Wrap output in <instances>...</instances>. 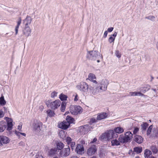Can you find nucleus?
Masks as SVG:
<instances>
[{
  "label": "nucleus",
  "mask_w": 158,
  "mask_h": 158,
  "mask_svg": "<svg viewBox=\"0 0 158 158\" xmlns=\"http://www.w3.org/2000/svg\"><path fill=\"white\" fill-rule=\"evenodd\" d=\"M6 123L3 121H1V124H2V127H1V132L3 131L6 129L7 124V130L9 131L12 130L13 128V123L12 119L8 117H6L4 118Z\"/></svg>",
  "instance_id": "f257e3e1"
},
{
  "label": "nucleus",
  "mask_w": 158,
  "mask_h": 158,
  "mask_svg": "<svg viewBox=\"0 0 158 158\" xmlns=\"http://www.w3.org/2000/svg\"><path fill=\"white\" fill-rule=\"evenodd\" d=\"M117 134L115 133L113 130H110L102 134L101 136V139L104 140H108L118 137Z\"/></svg>",
  "instance_id": "f03ea898"
},
{
  "label": "nucleus",
  "mask_w": 158,
  "mask_h": 158,
  "mask_svg": "<svg viewBox=\"0 0 158 158\" xmlns=\"http://www.w3.org/2000/svg\"><path fill=\"white\" fill-rule=\"evenodd\" d=\"M82 110V108L79 106L71 105L70 107V112L73 115H76L81 114Z\"/></svg>",
  "instance_id": "7ed1b4c3"
},
{
  "label": "nucleus",
  "mask_w": 158,
  "mask_h": 158,
  "mask_svg": "<svg viewBox=\"0 0 158 158\" xmlns=\"http://www.w3.org/2000/svg\"><path fill=\"white\" fill-rule=\"evenodd\" d=\"M76 87L78 90L84 92H87L89 89L88 84L84 82H81Z\"/></svg>",
  "instance_id": "20e7f679"
},
{
  "label": "nucleus",
  "mask_w": 158,
  "mask_h": 158,
  "mask_svg": "<svg viewBox=\"0 0 158 158\" xmlns=\"http://www.w3.org/2000/svg\"><path fill=\"white\" fill-rule=\"evenodd\" d=\"M108 84L109 82L108 80L106 79H103L100 81L98 83L100 89L103 91H105L107 90Z\"/></svg>",
  "instance_id": "39448f33"
},
{
  "label": "nucleus",
  "mask_w": 158,
  "mask_h": 158,
  "mask_svg": "<svg viewBox=\"0 0 158 158\" xmlns=\"http://www.w3.org/2000/svg\"><path fill=\"white\" fill-rule=\"evenodd\" d=\"M99 57V56L98 53V51H88L87 54V58L89 59L95 60H96Z\"/></svg>",
  "instance_id": "423d86ee"
},
{
  "label": "nucleus",
  "mask_w": 158,
  "mask_h": 158,
  "mask_svg": "<svg viewBox=\"0 0 158 158\" xmlns=\"http://www.w3.org/2000/svg\"><path fill=\"white\" fill-rule=\"evenodd\" d=\"M70 153V149L69 146L68 147L61 150L59 153V155L61 157H66L68 156Z\"/></svg>",
  "instance_id": "0eeeda50"
},
{
  "label": "nucleus",
  "mask_w": 158,
  "mask_h": 158,
  "mask_svg": "<svg viewBox=\"0 0 158 158\" xmlns=\"http://www.w3.org/2000/svg\"><path fill=\"white\" fill-rule=\"evenodd\" d=\"M61 104V101L59 100H56L50 103V107L51 109L55 110L58 108Z\"/></svg>",
  "instance_id": "6e6552de"
},
{
  "label": "nucleus",
  "mask_w": 158,
  "mask_h": 158,
  "mask_svg": "<svg viewBox=\"0 0 158 158\" xmlns=\"http://www.w3.org/2000/svg\"><path fill=\"white\" fill-rule=\"evenodd\" d=\"M42 123L40 122L35 123L33 125V130L37 132H40L42 128Z\"/></svg>",
  "instance_id": "1a4fd4ad"
},
{
  "label": "nucleus",
  "mask_w": 158,
  "mask_h": 158,
  "mask_svg": "<svg viewBox=\"0 0 158 158\" xmlns=\"http://www.w3.org/2000/svg\"><path fill=\"white\" fill-rule=\"evenodd\" d=\"M97 151V148L95 145H93L88 149L87 154L89 156H91L95 153Z\"/></svg>",
  "instance_id": "9d476101"
},
{
  "label": "nucleus",
  "mask_w": 158,
  "mask_h": 158,
  "mask_svg": "<svg viewBox=\"0 0 158 158\" xmlns=\"http://www.w3.org/2000/svg\"><path fill=\"white\" fill-rule=\"evenodd\" d=\"M84 149L83 145L77 144L75 149V151L78 154L81 155L84 153Z\"/></svg>",
  "instance_id": "9b49d317"
},
{
  "label": "nucleus",
  "mask_w": 158,
  "mask_h": 158,
  "mask_svg": "<svg viewBox=\"0 0 158 158\" xmlns=\"http://www.w3.org/2000/svg\"><path fill=\"white\" fill-rule=\"evenodd\" d=\"M70 126L69 123L66 121H63L58 125V127L63 129H66Z\"/></svg>",
  "instance_id": "f8f14e48"
},
{
  "label": "nucleus",
  "mask_w": 158,
  "mask_h": 158,
  "mask_svg": "<svg viewBox=\"0 0 158 158\" xmlns=\"http://www.w3.org/2000/svg\"><path fill=\"white\" fill-rule=\"evenodd\" d=\"M31 32V30L30 28L28 26L25 27V28L23 30V35L26 37H27L30 36Z\"/></svg>",
  "instance_id": "ddd939ff"
},
{
  "label": "nucleus",
  "mask_w": 158,
  "mask_h": 158,
  "mask_svg": "<svg viewBox=\"0 0 158 158\" xmlns=\"http://www.w3.org/2000/svg\"><path fill=\"white\" fill-rule=\"evenodd\" d=\"M89 89L92 94L93 95H95L98 94L100 92V88L97 86L95 88L92 86H90Z\"/></svg>",
  "instance_id": "4468645a"
},
{
  "label": "nucleus",
  "mask_w": 158,
  "mask_h": 158,
  "mask_svg": "<svg viewBox=\"0 0 158 158\" xmlns=\"http://www.w3.org/2000/svg\"><path fill=\"white\" fill-rule=\"evenodd\" d=\"M96 77L93 73H90L88 75V78L86 79L94 83L97 84L98 82L96 81Z\"/></svg>",
  "instance_id": "2eb2a0df"
},
{
  "label": "nucleus",
  "mask_w": 158,
  "mask_h": 158,
  "mask_svg": "<svg viewBox=\"0 0 158 158\" xmlns=\"http://www.w3.org/2000/svg\"><path fill=\"white\" fill-rule=\"evenodd\" d=\"M90 126H89V125H86L82 127H81L80 130L81 131H82L84 133H86L90 130Z\"/></svg>",
  "instance_id": "dca6fc26"
},
{
  "label": "nucleus",
  "mask_w": 158,
  "mask_h": 158,
  "mask_svg": "<svg viewBox=\"0 0 158 158\" xmlns=\"http://www.w3.org/2000/svg\"><path fill=\"white\" fill-rule=\"evenodd\" d=\"M134 140L138 143H141L143 142V139L141 136L136 135L134 137Z\"/></svg>",
  "instance_id": "f3484780"
},
{
  "label": "nucleus",
  "mask_w": 158,
  "mask_h": 158,
  "mask_svg": "<svg viewBox=\"0 0 158 158\" xmlns=\"http://www.w3.org/2000/svg\"><path fill=\"white\" fill-rule=\"evenodd\" d=\"M32 21L31 18L29 16H27L25 19L23 20V23L25 24V27L27 26L28 25L30 24Z\"/></svg>",
  "instance_id": "a211bd4d"
},
{
  "label": "nucleus",
  "mask_w": 158,
  "mask_h": 158,
  "mask_svg": "<svg viewBox=\"0 0 158 158\" xmlns=\"http://www.w3.org/2000/svg\"><path fill=\"white\" fill-rule=\"evenodd\" d=\"M133 135L130 131H128L126 133L125 137L126 139L127 142H128L131 139H132Z\"/></svg>",
  "instance_id": "6ab92c4d"
},
{
  "label": "nucleus",
  "mask_w": 158,
  "mask_h": 158,
  "mask_svg": "<svg viewBox=\"0 0 158 158\" xmlns=\"http://www.w3.org/2000/svg\"><path fill=\"white\" fill-rule=\"evenodd\" d=\"M9 139L6 136H2L1 138V144H7L9 143Z\"/></svg>",
  "instance_id": "aec40b11"
},
{
  "label": "nucleus",
  "mask_w": 158,
  "mask_h": 158,
  "mask_svg": "<svg viewBox=\"0 0 158 158\" xmlns=\"http://www.w3.org/2000/svg\"><path fill=\"white\" fill-rule=\"evenodd\" d=\"M1 106V118L4 116L5 114L7 112L8 109L7 107Z\"/></svg>",
  "instance_id": "412c9836"
},
{
  "label": "nucleus",
  "mask_w": 158,
  "mask_h": 158,
  "mask_svg": "<svg viewBox=\"0 0 158 158\" xmlns=\"http://www.w3.org/2000/svg\"><path fill=\"white\" fill-rule=\"evenodd\" d=\"M113 130L115 133L118 134L122 133L124 131L123 129L120 127H115Z\"/></svg>",
  "instance_id": "4be33fe9"
},
{
  "label": "nucleus",
  "mask_w": 158,
  "mask_h": 158,
  "mask_svg": "<svg viewBox=\"0 0 158 158\" xmlns=\"http://www.w3.org/2000/svg\"><path fill=\"white\" fill-rule=\"evenodd\" d=\"M107 116V114L106 113H102L99 114L97 116V119L101 120L106 118Z\"/></svg>",
  "instance_id": "5701e85b"
},
{
  "label": "nucleus",
  "mask_w": 158,
  "mask_h": 158,
  "mask_svg": "<svg viewBox=\"0 0 158 158\" xmlns=\"http://www.w3.org/2000/svg\"><path fill=\"white\" fill-rule=\"evenodd\" d=\"M152 152L149 150L146 149L144 152V156L145 158H150V155H152Z\"/></svg>",
  "instance_id": "b1692460"
},
{
  "label": "nucleus",
  "mask_w": 158,
  "mask_h": 158,
  "mask_svg": "<svg viewBox=\"0 0 158 158\" xmlns=\"http://www.w3.org/2000/svg\"><path fill=\"white\" fill-rule=\"evenodd\" d=\"M150 149L154 154H156L158 152V149L156 146L154 144L152 145L150 147Z\"/></svg>",
  "instance_id": "393cba45"
},
{
  "label": "nucleus",
  "mask_w": 158,
  "mask_h": 158,
  "mask_svg": "<svg viewBox=\"0 0 158 158\" xmlns=\"http://www.w3.org/2000/svg\"><path fill=\"white\" fill-rule=\"evenodd\" d=\"M148 125V124L147 123H143L141 124V129L143 133L145 131Z\"/></svg>",
  "instance_id": "a878e982"
},
{
  "label": "nucleus",
  "mask_w": 158,
  "mask_h": 158,
  "mask_svg": "<svg viewBox=\"0 0 158 158\" xmlns=\"http://www.w3.org/2000/svg\"><path fill=\"white\" fill-rule=\"evenodd\" d=\"M118 140L120 142V143H124L127 142L125 136L123 135H121L119 137Z\"/></svg>",
  "instance_id": "bb28decb"
},
{
  "label": "nucleus",
  "mask_w": 158,
  "mask_h": 158,
  "mask_svg": "<svg viewBox=\"0 0 158 158\" xmlns=\"http://www.w3.org/2000/svg\"><path fill=\"white\" fill-rule=\"evenodd\" d=\"M21 23V18H19L18 21L17 22V24L15 27V35H17L18 33V29L19 27V26L20 25Z\"/></svg>",
  "instance_id": "cd10ccee"
},
{
  "label": "nucleus",
  "mask_w": 158,
  "mask_h": 158,
  "mask_svg": "<svg viewBox=\"0 0 158 158\" xmlns=\"http://www.w3.org/2000/svg\"><path fill=\"white\" fill-rule=\"evenodd\" d=\"M111 145L113 146H117L120 144V142L117 139H113L111 141Z\"/></svg>",
  "instance_id": "c85d7f7f"
},
{
  "label": "nucleus",
  "mask_w": 158,
  "mask_h": 158,
  "mask_svg": "<svg viewBox=\"0 0 158 158\" xmlns=\"http://www.w3.org/2000/svg\"><path fill=\"white\" fill-rule=\"evenodd\" d=\"M57 152V149L55 148H52L48 151V155L51 156L55 154Z\"/></svg>",
  "instance_id": "c756f323"
},
{
  "label": "nucleus",
  "mask_w": 158,
  "mask_h": 158,
  "mask_svg": "<svg viewBox=\"0 0 158 158\" xmlns=\"http://www.w3.org/2000/svg\"><path fill=\"white\" fill-rule=\"evenodd\" d=\"M57 149L58 150H61L64 147V144L61 142H59L56 143Z\"/></svg>",
  "instance_id": "7c9ffc66"
},
{
  "label": "nucleus",
  "mask_w": 158,
  "mask_h": 158,
  "mask_svg": "<svg viewBox=\"0 0 158 158\" xmlns=\"http://www.w3.org/2000/svg\"><path fill=\"white\" fill-rule=\"evenodd\" d=\"M66 121L68 122L70 125V123H72L74 121V119L73 118L69 116H67L66 118Z\"/></svg>",
  "instance_id": "2f4dec72"
},
{
  "label": "nucleus",
  "mask_w": 158,
  "mask_h": 158,
  "mask_svg": "<svg viewBox=\"0 0 158 158\" xmlns=\"http://www.w3.org/2000/svg\"><path fill=\"white\" fill-rule=\"evenodd\" d=\"M142 151V149L141 147H136L134 148V151L137 153H141Z\"/></svg>",
  "instance_id": "473e14b6"
},
{
  "label": "nucleus",
  "mask_w": 158,
  "mask_h": 158,
  "mask_svg": "<svg viewBox=\"0 0 158 158\" xmlns=\"http://www.w3.org/2000/svg\"><path fill=\"white\" fill-rule=\"evenodd\" d=\"M47 113L49 117H51L54 116L55 113L54 111H52L51 110H48L47 111Z\"/></svg>",
  "instance_id": "72a5a7b5"
},
{
  "label": "nucleus",
  "mask_w": 158,
  "mask_h": 158,
  "mask_svg": "<svg viewBox=\"0 0 158 158\" xmlns=\"http://www.w3.org/2000/svg\"><path fill=\"white\" fill-rule=\"evenodd\" d=\"M6 104V102L4 98V97L2 95L1 97V106H3Z\"/></svg>",
  "instance_id": "f704fd0d"
},
{
  "label": "nucleus",
  "mask_w": 158,
  "mask_h": 158,
  "mask_svg": "<svg viewBox=\"0 0 158 158\" xmlns=\"http://www.w3.org/2000/svg\"><path fill=\"white\" fill-rule=\"evenodd\" d=\"M61 104L60 110L62 112H64L65 109L66 103L64 102H63Z\"/></svg>",
  "instance_id": "c9c22d12"
},
{
  "label": "nucleus",
  "mask_w": 158,
  "mask_h": 158,
  "mask_svg": "<svg viewBox=\"0 0 158 158\" xmlns=\"http://www.w3.org/2000/svg\"><path fill=\"white\" fill-rule=\"evenodd\" d=\"M59 98L61 101L66 100L67 98V95L63 94H61L60 95Z\"/></svg>",
  "instance_id": "e433bc0d"
},
{
  "label": "nucleus",
  "mask_w": 158,
  "mask_h": 158,
  "mask_svg": "<svg viewBox=\"0 0 158 158\" xmlns=\"http://www.w3.org/2000/svg\"><path fill=\"white\" fill-rule=\"evenodd\" d=\"M153 128L152 125H150L148 128L147 130V135H148L150 134L151 133L152 130Z\"/></svg>",
  "instance_id": "4c0bfd02"
},
{
  "label": "nucleus",
  "mask_w": 158,
  "mask_h": 158,
  "mask_svg": "<svg viewBox=\"0 0 158 158\" xmlns=\"http://www.w3.org/2000/svg\"><path fill=\"white\" fill-rule=\"evenodd\" d=\"M15 134L18 136H20V135H21L24 136H26V134L24 133H21L18 131H17L16 130L15 131Z\"/></svg>",
  "instance_id": "58836bf2"
},
{
  "label": "nucleus",
  "mask_w": 158,
  "mask_h": 158,
  "mask_svg": "<svg viewBox=\"0 0 158 158\" xmlns=\"http://www.w3.org/2000/svg\"><path fill=\"white\" fill-rule=\"evenodd\" d=\"M58 93L55 91H54L51 93V97L52 98H55L57 96Z\"/></svg>",
  "instance_id": "ea45409f"
},
{
  "label": "nucleus",
  "mask_w": 158,
  "mask_h": 158,
  "mask_svg": "<svg viewBox=\"0 0 158 158\" xmlns=\"http://www.w3.org/2000/svg\"><path fill=\"white\" fill-rule=\"evenodd\" d=\"M145 18L146 19L151 20L152 21H154L155 19V17L154 16L152 15L146 17Z\"/></svg>",
  "instance_id": "a19ab883"
},
{
  "label": "nucleus",
  "mask_w": 158,
  "mask_h": 158,
  "mask_svg": "<svg viewBox=\"0 0 158 158\" xmlns=\"http://www.w3.org/2000/svg\"><path fill=\"white\" fill-rule=\"evenodd\" d=\"M65 140L68 145H69V143L71 142L72 141V139L70 137L68 136L66 138Z\"/></svg>",
  "instance_id": "79ce46f5"
},
{
  "label": "nucleus",
  "mask_w": 158,
  "mask_h": 158,
  "mask_svg": "<svg viewBox=\"0 0 158 158\" xmlns=\"http://www.w3.org/2000/svg\"><path fill=\"white\" fill-rule=\"evenodd\" d=\"M115 39V37L110 36V37L109 38L108 41L110 43H111L113 42H114Z\"/></svg>",
  "instance_id": "37998d69"
},
{
  "label": "nucleus",
  "mask_w": 158,
  "mask_h": 158,
  "mask_svg": "<svg viewBox=\"0 0 158 158\" xmlns=\"http://www.w3.org/2000/svg\"><path fill=\"white\" fill-rule=\"evenodd\" d=\"M115 54L116 56L118 58H119L121 57V54L118 50L116 51Z\"/></svg>",
  "instance_id": "c03bdc74"
},
{
  "label": "nucleus",
  "mask_w": 158,
  "mask_h": 158,
  "mask_svg": "<svg viewBox=\"0 0 158 158\" xmlns=\"http://www.w3.org/2000/svg\"><path fill=\"white\" fill-rule=\"evenodd\" d=\"M73 96L74 97V101L75 102H77L79 100V97L77 94H75V95H73Z\"/></svg>",
  "instance_id": "a18cd8bd"
},
{
  "label": "nucleus",
  "mask_w": 158,
  "mask_h": 158,
  "mask_svg": "<svg viewBox=\"0 0 158 158\" xmlns=\"http://www.w3.org/2000/svg\"><path fill=\"white\" fill-rule=\"evenodd\" d=\"M98 120L97 119H96L94 118H93L90 119V124H91L92 123H96Z\"/></svg>",
  "instance_id": "49530a36"
},
{
  "label": "nucleus",
  "mask_w": 158,
  "mask_h": 158,
  "mask_svg": "<svg viewBox=\"0 0 158 158\" xmlns=\"http://www.w3.org/2000/svg\"><path fill=\"white\" fill-rule=\"evenodd\" d=\"M139 130V128L138 127H135L133 131V133L134 134H137Z\"/></svg>",
  "instance_id": "de8ad7c7"
},
{
  "label": "nucleus",
  "mask_w": 158,
  "mask_h": 158,
  "mask_svg": "<svg viewBox=\"0 0 158 158\" xmlns=\"http://www.w3.org/2000/svg\"><path fill=\"white\" fill-rule=\"evenodd\" d=\"M69 145H70V147L71 148L72 150H73V147L75 146V143L74 142H71L69 143Z\"/></svg>",
  "instance_id": "09e8293b"
},
{
  "label": "nucleus",
  "mask_w": 158,
  "mask_h": 158,
  "mask_svg": "<svg viewBox=\"0 0 158 158\" xmlns=\"http://www.w3.org/2000/svg\"><path fill=\"white\" fill-rule=\"evenodd\" d=\"M130 95L129 96H137V92H130Z\"/></svg>",
  "instance_id": "8fccbe9b"
},
{
  "label": "nucleus",
  "mask_w": 158,
  "mask_h": 158,
  "mask_svg": "<svg viewBox=\"0 0 158 158\" xmlns=\"http://www.w3.org/2000/svg\"><path fill=\"white\" fill-rule=\"evenodd\" d=\"M35 158H44L41 154L39 153L36 154L35 156Z\"/></svg>",
  "instance_id": "3c124183"
},
{
  "label": "nucleus",
  "mask_w": 158,
  "mask_h": 158,
  "mask_svg": "<svg viewBox=\"0 0 158 158\" xmlns=\"http://www.w3.org/2000/svg\"><path fill=\"white\" fill-rule=\"evenodd\" d=\"M50 100H48L46 102V105L48 107H50Z\"/></svg>",
  "instance_id": "603ef678"
},
{
  "label": "nucleus",
  "mask_w": 158,
  "mask_h": 158,
  "mask_svg": "<svg viewBox=\"0 0 158 158\" xmlns=\"http://www.w3.org/2000/svg\"><path fill=\"white\" fill-rule=\"evenodd\" d=\"M113 29H114V28L113 27H111L108 28L107 29V32H111V31H112Z\"/></svg>",
  "instance_id": "864d4df0"
},
{
  "label": "nucleus",
  "mask_w": 158,
  "mask_h": 158,
  "mask_svg": "<svg viewBox=\"0 0 158 158\" xmlns=\"http://www.w3.org/2000/svg\"><path fill=\"white\" fill-rule=\"evenodd\" d=\"M22 127V125L21 124H20L18 126V127H17L18 129L20 131H22V130H21Z\"/></svg>",
  "instance_id": "5fc2aeb1"
},
{
  "label": "nucleus",
  "mask_w": 158,
  "mask_h": 158,
  "mask_svg": "<svg viewBox=\"0 0 158 158\" xmlns=\"http://www.w3.org/2000/svg\"><path fill=\"white\" fill-rule=\"evenodd\" d=\"M137 96H143L144 95L143 94L141 93L140 92H137Z\"/></svg>",
  "instance_id": "6e6d98bb"
},
{
  "label": "nucleus",
  "mask_w": 158,
  "mask_h": 158,
  "mask_svg": "<svg viewBox=\"0 0 158 158\" xmlns=\"http://www.w3.org/2000/svg\"><path fill=\"white\" fill-rule=\"evenodd\" d=\"M107 34H108L107 31H105V32L104 33V34L103 37L104 38H106V36H107Z\"/></svg>",
  "instance_id": "4d7b16f0"
},
{
  "label": "nucleus",
  "mask_w": 158,
  "mask_h": 158,
  "mask_svg": "<svg viewBox=\"0 0 158 158\" xmlns=\"http://www.w3.org/2000/svg\"><path fill=\"white\" fill-rule=\"evenodd\" d=\"M117 32H115L114 34L113 35H111V36L112 37H115H115L117 36Z\"/></svg>",
  "instance_id": "13d9d810"
},
{
  "label": "nucleus",
  "mask_w": 158,
  "mask_h": 158,
  "mask_svg": "<svg viewBox=\"0 0 158 158\" xmlns=\"http://www.w3.org/2000/svg\"><path fill=\"white\" fill-rule=\"evenodd\" d=\"M19 145L21 146H23L24 145V143L23 142H21L19 143Z\"/></svg>",
  "instance_id": "bf43d9fd"
},
{
  "label": "nucleus",
  "mask_w": 158,
  "mask_h": 158,
  "mask_svg": "<svg viewBox=\"0 0 158 158\" xmlns=\"http://www.w3.org/2000/svg\"><path fill=\"white\" fill-rule=\"evenodd\" d=\"M97 139L96 138H94L93 141L91 142V143H94L96 141Z\"/></svg>",
  "instance_id": "052dcab7"
},
{
  "label": "nucleus",
  "mask_w": 158,
  "mask_h": 158,
  "mask_svg": "<svg viewBox=\"0 0 158 158\" xmlns=\"http://www.w3.org/2000/svg\"><path fill=\"white\" fill-rule=\"evenodd\" d=\"M81 144H82V145L85 144V141L83 140H82L81 141Z\"/></svg>",
  "instance_id": "680f3d73"
},
{
  "label": "nucleus",
  "mask_w": 158,
  "mask_h": 158,
  "mask_svg": "<svg viewBox=\"0 0 158 158\" xmlns=\"http://www.w3.org/2000/svg\"><path fill=\"white\" fill-rule=\"evenodd\" d=\"M71 158H77V157L76 156H71Z\"/></svg>",
  "instance_id": "e2e57ef3"
},
{
  "label": "nucleus",
  "mask_w": 158,
  "mask_h": 158,
  "mask_svg": "<svg viewBox=\"0 0 158 158\" xmlns=\"http://www.w3.org/2000/svg\"><path fill=\"white\" fill-rule=\"evenodd\" d=\"M156 158L154 157L153 156H151L150 158Z\"/></svg>",
  "instance_id": "0e129e2a"
},
{
  "label": "nucleus",
  "mask_w": 158,
  "mask_h": 158,
  "mask_svg": "<svg viewBox=\"0 0 158 158\" xmlns=\"http://www.w3.org/2000/svg\"><path fill=\"white\" fill-rule=\"evenodd\" d=\"M91 158H96V157L95 156H93Z\"/></svg>",
  "instance_id": "69168bd1"
},
{
  "label": "nucleus",
  "mask_w": 158,
  "mask_h": 158,
  "mask_svg": "<svg viewBox=\"0 0 158 158\" xmlns=\"http://www.w3.org/2000/svg\"><path fill=\"white\" fill-rule=\"evenodd\" d=\"M135 158H139L138 156H137V157H136Z\"/></svg>",
  "instance_id": "338daca9"
},
{
  "label": "nucleus",
  "mask_w": 158,
  "mask_h": 158,
  "mask_svg": "<svg viewBox=\"0 0 158 158\" xmlns=\"http://www.w3.org/2000/svg\"><path fill=\"white\" fill-rule=\"evenodd\" d=\"M53 158H58V157L57 156H56V157H53Z\"/></svg>",
  "instance_id": "774afa93"
}]
</instances>
